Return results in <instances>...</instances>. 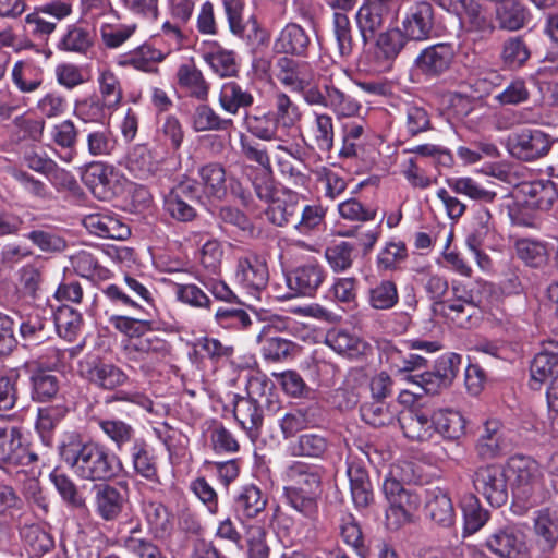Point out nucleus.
<instances>
[{
  "instance_id": "nucleus-1",
  "label": "nucleus",
  "mask_w": 558,
  "mask_h": 558,
  "mask_svg": "<svg viewBox=\"0 0 558 558\" xmlns=\"http://www.w3.org/2000/svg\"><path fill=\"white\" fill-rule=\"evenodd\" d=\"M60 460L82 481L109 482L123 470L122 460L104 444L85 438L80 432H64L58 444Z\"/></svg>"
},
{
  "instance_id": "nucleus-2",
  "label": "nucleus",
  "mask_w": 558,
  "mask_h": 558,
  "mask_svg": "<svg viewBox=\"0 0 558 558\" xmlns=\"http://www.w3.org/2000/svg\"><path fill=\"white\" fill-rule=\"evenodd\" d=\"M323 474L322 466L302 461H292L282 473L283 496L304 517L313 518L318 511Z\"/></svg>"
},
{
  "instance_id": "nucleus-3",
  "label": "nucleus",
  "mask_w": 558,
  "mask_h": 558,
  "mask_svg": "<svg viewBox=\"0 0 558 558\" xmlns=\"http://www.w3.org/2000/svg\"><path fill=\"white\" fill-rule=\"evenodd\" d=\"M266 389L271 390L272 384L255 378L250 381L247 397L236 396L234 400V417L252 439L260 435L263 403L270 402V398L265 395Z\"/></svg>"
},
{
  "instance_id": "nucleus-4",
  "label": "nucleus",
  "mask_w": 558,
  "mask_h": 558,
  "mask_svg": "<svg viewBox=\"0 0 558 558\" xmlns=\"http://www.w3.org/2000/svg\"><path fill=\"white\" fill-rule=\"evenodd\" d=\"M170 344L165 339L143 330L137 337L128 339L123 344L126 360L140 365L144 373L151 371L170 354Z\"/></svg>"
},
{
  "instance_id": "nucleus-5",
  "label": "nucleus",
  "mask_w": 558,
  "mask_h": 558,
  "mask_svg": "<svg viewBox=\"0 0 558 558\" xmlns=\"http://www.w3.org/2000/svg\"><path fill=\"white\" fill-rule=\"evenodd\" d=\"M37 460V454L29 452L23 444L20 426H0V470L12 474L17 466L28 465Z\"/></svg>"
},
{
  "instance_id": "nucleus-6",
  "label": "nucleus",
  "mask_w": 558,
  "mask_h": 558,
  "mask_svg": "<svg viewBox=\"0 0 558 558\" xmlns=\"http://www.w3.org/2000/svg\"><path fill=\"white\" fill-rule=\"evenodd\" d=\"M474 489L493 507H501L509 498L508 476L501 465L477 468L472 475Z\"/></svg>"
},
{
  "instance_id": "nucleus-7",
  "label": "nucleus",
  "mask_w": 558,
  "mask_h": 558,
  "mask_svg": "<svg viewBox=\"0 0 558 558\" xmlns=\"http://www.w3.org/2000/svg\"><path fill=\"white\" fill-rule=\"evenodd\" d=\"M78 373L90 385L107 391H113L129 383V375L118 365L99 357L80 361Z\"/></svg>"
},
{
  "instance_id": "nucleus-8",
  "label": "nucleus",
  "mask_w": 558,
  "mask_h": 558,
  "mask_svg": "<svg viewBox=\"0 0 558 558\" xmlns=\"http://www.w3.org/2000/svg\"><path fill=\"white\" fill-rule=\"evenodd\" d=\"M436 12L426 0L413 2L401 17V28L411 41H425L435 34Z\"/></svg>"
},
{
  "instance_id": "nucleus-9",
  "label": "nucleus",
  "mask_w": 558,
  "mask_h": 558,
  "mask_svg": "<svg viewBox=\"0 0 558 558\" xmlns=\"http://www.w3.org/2000/svg\"><path fill=\"white\" fill-rule=\"evenodd\" d=\"M551 147L549 135L538 129H523L508 138L511 156L522 161H534L548 154Z\"/></svg>"
},
{
  "instance_id": "nucleus-10",
  "label": "nucleus",
  "mask_w": 558,
  "mask_h": 558,
  "mask_svg": "<svg viewBox=\"0 0 558 558\" xmlns=\"http://www.w3.org/2000/svg\"><path fill=\"white\" fill-rule=\"evenodd\" d=\"M485 546L499 558H524L527 554L525 534L515 524L494 530L487 536Z\"/></svg>"
},
{
  "instance_id": "nucleus-11",
  "label": "nucleus",
  "mask_w": 558,
  "mask_h": 558,
  "mask_svg": "<svg viewBox=\"0 0 558 558\" xmlns=\"http://www.w3.org/2000/svg\"><path fill=\"white\" fill-rule=\"evenodd\" d=\"M235 279L250 294L258 296L269 280L265 258L255 253L240 256L236 262Z\"/></svg>"
},
{
  "instance_id": "nucleus-12",
  "label": "nucleus",
  "mask_w": 558,
  "mask_h": 558,
  "mask_svg": "<svg viewBox=\"0 0 558 558\" xmlns=\"http://www.w3.org/2000/svg\"><path fill=\"white\" fill-rule=\"evenodd\" d=\"M454 60L451 44L438 43L421 50L414 60L416 71L426 78H438L448 72Z\"/></svg>"
},
{
  "instance_id": "nucleus-13",
  "label": "nucleus",
  "mask_w": 558,
  "mask_h": 558,
  "mask_svg": "<svg viewBox=\"0 0 558 558\" xmlns=\"http://www.w3.org/2000/svg\"><path fill=\"white\" fill-rule=\"evenodd\" d=\"M533 532L535 546L543 558H558V512L549 508L535 511Z\"/></svg>"
},
{
  "instance_id": "nucleus-14",
  "label": "nucleus",
  "mask_w": 558,
  "mask_h": 558,
  "mask_svg": "<svg viewBox=\"0 0 558 558\" xmlns=\"http://www.w3.org/2000/svg\"><path fill=\"white\" fill-rule=\"evenodd\" d=\"M326 276L325 267L317 260L310 259L287 274V284L296 295L313 296Z\"/></svg>"
},
{
  "instance_id": "nucleus-15",
  "label": "nucleus",
  "mask_w": 558,
  "mask_h": 558,
  "mask_svg": "<svg viewBox=\"0 0 558 558\" xmlns=\"http://www.w3.org/2000/svg\"><path fill=\"white\" fill-rule=\"evenodd\" d=\"M509 470L514 476L513 483L519 496L529 499L542 487V471L538 463L523 456L512 457L508 462Z\"/></svg>"
},
{
  "instance_id": "nucleus-16",
  "label": "nucleus",
  "mask_w": 558,
  "mask_h": 558,
  "mask_svg": "<svg viewBox=\"0 0 558 558\" xmlns=\"http://www.w3.org/2000/svg\"><path fill=\"white\" fill-rule=\"evenodd\" d=\"M312 46L308 32L298 23L286 24L274 40L272 49L281 56L306 58Z\"/></svg>"
},
{
  "instance_id": "nucleus-17",
  "label": "nucleus",
  "mask_w": 558,
  "mask_h": 558,
  "mask_svg": "<svg viewBox=\"0 0 558 558\" xmlns=\"http://www.w3.org/2000/svg\"><path fill=\"white\" fill-rule=\"evenodd\" d=\"M283 325V320H279L278 324L268 323L263 326L257 336V341L262 345V354L267 361L279 362L294 355L298 351L299 347L295 342L276 335Z\"/></svg>"
},
{
  "instance_id": "nucleus-18",
  "label": "nucleus",
  "mask_w": 558,
  "mask_h": 558,
  "mask_svg": "<svg viewBox=\"0 0 558 558\" xmlns=\"http://www.w3.org/2000/svg\"><path fill=\"white\" fill-rule=\"evenodd\" d=\"M275 75L286 87L302 92L310 86L313 72L308 62L299 61L291 56H281L275 64Z\"/></svg>"
},
{
  "instance_id": "nucleus-19",
  "label": "nucleus",
  "mask_w": 558,
  "mask_h": 558,
  "mask_svg": "<svg viewBox=\"0 0 558 558\" xmlns=\"http://www.w3.org/2000/svg\"><path fill=\"white\" fill-rule=\"evenodd\" d=\"M126 498L113 485L102 482L93 487L95 513L105 522L116 521L123 512Z\"/></svg>"
},
{
  "instance_id": "nucleus-20",
  "label": "nucleus",
  "mask_w": 558,
  "mask_h": 558,
  "mask_svg": "<svg viewBox=\"0 0 558 558\" xmlns=\"http://www.w3.org/2000/svg\"><path fill=\"white\" fill-rule=\"evenodd\" d=\"M267 502V496L257 485L246 484L233 496L232 510L239 521L245 522L263 513Z\"/></svg>"
},
{
  "instance_id": "nucleus-21",
  "label": "nucleus",
  "mask_w": 558,
  "mask_h": 558,
  "mask_svg": "<svg viewBox=\"0 0 558 558\" xmlns=\"http://www.w3.org/2000/svg\"><path fill=\"white\" fill-rule=\"evenodd\" d=\"M130 459L133 471L137 476L148 482L159 484L158 458L154 448L148 441L140 437L134 445L130 447Z\"/></svg>"
},
{
  "instance_id": "nucleus-22",
  "label": "nucleus",
  "mask_w": 558,
  "mask_h": 558,
  "mask_svg": "<svg viewBox=\"0 0 558 558\" xmlns=\"http://www.w3.org/2000/svg\"><path fill=\"white\" fill-rule=\"evenodd\" d=\"M320 417V409L317 403L299 405L287 412L279 421V426L284 439L293 437L296 433L315 425Z\"/></svg>"
},
{
  "instance_id": "nucleus-23",
  "label": "nucleus",
  "mask_w": 558,
  "mask_h": 558,
  "mask_svg": "<svg viewBox=\"0 0 558 558\" xmlns=\"http://www.w3.org/2000/svg\"><path fill=\"white\" fill-rule=\"evenodd\" d=\"M83 225L90 233L100 238L125 240L131 234L128 225L109 214L96 213L87 215L83 219Z\"/></svg>"
},
{
  "instance_id": "nucleus-24",
  "label": "nucleus",
  "mask_w": 558,
  "mask_h": 558,
  "mask_svg": "<svg viewBox=\"0 0 558 558\" xmlns=\"http://www.w3.org/2000/svg\"><path fill=\"white\" fill-rule=\"evenodd\" d=\"M410 41L400 26L389 27L376 39V58L388 69Z\"/></svg>"
},
{
  "instance_id": "nucleus-25",
  "label": "nucleus",
  "mask_w": 558,
  "mask_h": 558,
  "mask_svg": "<svg viewBox=\"0 0 558 558\" xmlns=\"http://www.w3.org/2000/svg\"><path fill=\"white\" fill-rule=\"evenodd\" d=\"M347 475L350 482L352 500L356 508H367L374 500L368 472L360 462L348 461Z\"/></svg>"
},
{
  "instance_id": "nucleus-26",
  "label": "nucleus",
  "mask_w": 558,
  "mask_h": 558,
  "mask_svg": "<svg viewBox=\"0 0 558 558\" xmlns=\"http://www.w3.org/2000/svg\"><path fill=\"white\" fill-rule=\"evenodd\" d=\"M114 168L105 162L93 161L86 166L82 175L83 182L98 198L106 199L113 195Z\"/></svg>"
},
{
  "instance_id": "nucleus-27",
  "label": "nucleus",
  "mask_w": 558,
  "mask_h": 558,
  "mask_svg": "<svg viewBox=\"0 0 558 558\" xmlns=\"http://www.w3.org/2000/svg\"><path fill=\"white\" fill-rule=\"evenodd\" d=\"M114 111L106 101L98 98L96 93L76 99L73 107L74 117L85 124L105 125Z\"/></svg>"
},
{
  "instance_id": "nucleus-28",
  "label": "nucleus",
  "mask_w": 558,
  "mask_h": 558,
  "mask_svg": "<svg viewBox=\"0 0 558 558\" xmlns=\"http://www.w3.org/2000/svg\"><path fill=\"white\" fill-rule=\"evenodd\" d=\"M203 60L214 73L220 77H233L239 73V63L235 52L225 49L217 43L208 44L202 51Z\"/></svg>"
},
{
  "instance_id": "nucleus-29",
  "label": "nucleus",
  "mask_w": 558,
  "mask_h": 558,
  "mask_svg": "<svg viewBox=\"0 0 558 558\" xmlns=\"http://www.w3.org/2000/svg\"><path fill=\"white\" fill-rule=\"evenodd\" d=\"M68 413L69 408L63 403L38 409L35 429L45 446H53L56 428L65 418Z\"/></svg>"
},
{
  "instance_id": "nucleus-30",
  "label": "nucleus",
  "mask_w": 558,
  "mask_h": 558,
  "mask_svg": "<svg viewBox=\"0 0 558 558\" xmlns=\"http://www.w3.org/2000/svg\"><path fill=\"white\" fill-rule=\"evenodd\" d=\"M403 435L415 441H428L434 435V415L429 417L420 410H408L398 418Z\"/></svg>"
},
{
  "instance_id": "nucleus-31",
  "label": "nucleus",
  "mask_w": 558,
  "mask_h": 558,
  "mask_svg": "<svg viewBox=\"0 0 558 558\" xmlns=\"http://www.w3.org/2000/svg\"><path fill=\"white\" fill-rule=\"evenodd\" d=\"M177 81L180 89L186 96L199 101H207L210 85L194 63L181 64L177 71Z\"/></svg>"
},
{
  "instance_id": "nucleus-32",
  "label": "nucleus",
  "mask_w": 558,
  "mask_h": 558,
  "mask_svg": "<svg viewBox=\"0 0 558 558\" xmlns=\"http://www.w3.org/2000/svg\"><path fill=\"white\" fill-rule=\"evenodd\" d=\"M495 15L498 27L509 32L525 27L530 20V12L520 0H498Z\"/></svg>"
},
{
  "instance_id": "nucleus-33",
  "label": "nucleus",
  "mask_w": 558,
  "mask_h": 558,
  "mask_svg": "<svg viewBox=\"0 0 558 558\" xmlns=\"http://www.w3.org/2000/svg\"><path fill=\"white\" fill-rule=\"evenodd\" d=\"M509 447L500 422L489 420L485 423L476 450L483 459H494L501 456Z\"/></svg>"
},
{
  "instance_id": "nucleus-34",
  "label": "nucleus",
  "mask_w": 558,
  "mask_h": 558,
  "mask_svg": "<svg viewBox=\"0 0 558 558\" xmlns=\"http://www.w3.org/2000/svg\"><path fill=\"white\" fill-rule=\"evenodd\" d=\"M81 133L84 134V145L92 157H108L117 149V137L106 124L98 128H84Z\"/></svg>"
},
{
  "instance_id": "nucleus-35",
  "label": "nucleus",
  "mask_w": 558,
  "mask_h": 558,
  "mask_svg": "<svg viewBox=\"0 0 558 558\" xmlns=\"http://www.w3.org/2000/svg\"><path fill=\"white\" fill-rule=\"evenodd\" d=\"M366 121L360 119L347 121L341 125L342 146L339 150L340 158H359L363 153L366 141Z\"/></svg>"
},
{
  "instance_id": "nucleus-36",
  "label": "nucleus",
  "mask_w": 558,
  "mask_h": 558,
  "mask_svg": "<svg viewBox=\"0 0 558 558\" xmlns=\"http://www.w3.org/2000/svg\"><path fill=\"white\" fill-rule=\"evenodd\" d=\"M199 183L204 196L222 199L227 195V173L220 162H208L198 169Z\"/></svg>"
},
{
  "instance_id": "nucleus-37",
  "label": "nucleus",
  "mask_w": 558,
  "mask_h": 558,
  "mask_svg": "<svg viewBox=\"0 0 558 558\" xmlns=\"http://www.w3.org/2000/svg\"><path fill=\"white\" fill-rule=\"evenodd\" d=\"M218 102L225 112L236 116L241 109L247 110L253 106L254 96L250 89L244 88L238 82L230 81L222 84Z\"/></svg>"
},
{
  "instance_id": "nucleus-38",
  "label": "nucleus",
  "mask_w": 558,
  "mask_h": 558,
  "mask_svg": "<svg viewBox=\"0 0 558 558\" xmlns=\"http://www.w3.org/2000/svg\"><path fill=\"white\" fill-rule=\"evenodd\" d=\"M271 113L279 129L287 132L298 126L303 118L300 106L283 92L274 94Z\"/></svg>"
},
{
  "instance_id": "nucleus-39",
  "label": "nucleus",
  "mask_w": 558,
  "mask_h": 558,
  "mask_svg": "<svg viewBox=\"0 0 558 558\" xmlns=\"http://www.w3.org/2000/svg\"><path fill=\"white\" fill-rule=\"evenodd\" d=\"M426 515L436 524L449 527L456 521V512L451 498L444 490L436 488L427 495L425 504Z\"/></svg>"
},
{
  "instance_id": "nucleus-40",
  "label": "nucleus",
  "mask_w": 558,
  "mask_h": 558,
  "mask_svg": "<svg viewBox=\"0 0 558 558\" xmlns=\"http://www.w3.org/2000/svg\"><path fill=\"white\" fill-rule=\"evenodd\" d=\"M230 118L221 117L213 107L201 104L195 107L191 117V126L197 132H226L233 128Z\"/></svg>"
},
{
  "instance_id": "nucleus-41",
  "label": "nucleus",
  "mask_w": 558,
  "mask_h": 558,
  "mask_svg": "<svg viewBox=\"0 0 558 558\" xmlns=\"http://www.w3.org/2000/svg\"><path fill=\"white\" fill-rule=\"evenodd\" d=\"M325 342L333 351L349 357L364 355L368 344L359 336L340 328H333L326 333Z\"/></svg>"
},
{
  "instance_id": "nucleus-42",
  "label": "nucleus",
  "mask_w": 558,
  "mask_h": 558,
  "mask_svg": "<svg viewBox=\"0 0 558 558\" xmlns=\"http://www.w3.org/2000/svg\"><path fill=\"white\" fill-rule=\"evenodd\" d=\"M328 449V438L317 433L302 434L288 446L290 456L308 459H324Z\"/></svg>"
},
{
  "instance_id": "nucleus-43",
  "label": "nucleus",
  "mask_w": 558,
  "mask_h": 558,
  "mask_svg": "<svg viewBox=\"0 0 558 558\" xmlns=\"http://www.w3.org/2000/svg\"><path fill=\"white\" fill-rule=\"evenodd\" d=\"M165 59V54L150 45L144 44L136 49L122 54L118 61L121 66H132L136 70L155 73L157 64Z\"/></svg>"
},
{
  "instance_id": "nucleus-44",
  "label": "nucleus",
  "mask_w": 558,
  "mask_h": 558,
  "mask_svg": "<svg viewBox=\"0 0 558 558\" xmlns=\"http://www.w3.org/2000/svg\"><path fill=\"white\" fill-rule=\"evenodd\" d=\"M420 506V498L409 489H404L395 500L389 504L386 511L387 524L391 529H398L410 522L413 512Z\"/></svg>"
},
{
  "instance_id": "nucleus-45",
  "label": "nucleus",
  "mask_w": 558,
  "mask_h": 558,
  "mask_svg": "<svg viewBox=\"0 0 558 558\" xmlns=\"http://www.w3.org/2000/svg\"><path fill=\"white\" fill-rule=\"evenodd\" d=\"M97 425L104 435L114 445L118 451L133 446L136 437L135 428L120 418H97Z\"/></svg>"
},
{
  "instance_id": "nucleus-46",
  "label": "nucleus",
  "mask_w": 558,
  "mask_h": 558,
  "mask_svg": "<svg viewBox=\"0 0 558 558\" xmlns=\"http://www.w3.org/2000/svg\"><path fill=\"white\" fill-rule=\"evenodd\" d=\"M94 29L84 23H74L66 27L57 47L69 52L85 53L94 44Z\"/></svg>"
},
{
  "instance_id": "nucleus-47",
  "label": "nucleus",
  "mask_w": 558,
  "mask_h": 558,
  "mask_svg": "<svg viewBox=\"0 0 558 558\" xmlns=\"http://www.w3.org/2000/svg\"><path fill=\"white\" fill-rule=\"evenodd\" d=\"M243 123L252 137L264 142L282 141V137L279 135L280 129L271 111L260 114L246 112Z\"/></svg>"
},
{
  "instance_id": "nucleus-48",
  "label": "nucleus",
  "mask_w": 558,
  "mask_h": 558,
  "mask_svg": "<svg viewBox=\"0 0 558 558\" xmlns=\"http://www.w3.org/2000/svg\"><path fill=\"white\" fill-rule=\"evenodd\" d=\"M126 168L138 179H149L160 170V162L145 145H136L128 155Z\"/></svg>"
},
{
  "instance_id": "nucleus-49",
  "label": "nucleus",
  "mask_w": 558,
  "mask_h": 558,
  "mask_svg": "<svg viewBox=\"0 0 558 558\" xmlns=\"http://www.w3.org/2000/svg\"><path fill=\"white\" fill-rule=\"evenodd\" d=\"M466 421L454 410L440 409L434 413V432L449 440H459L465 435Z\"/></svg>"
},
{
  "instance_id": "nucleus-50",
  "label": "nucleus",
  "mask_w": 558,
  "mask_h": 558,
  "mask_svg": "<svg viewBox=\"0 0 558 558\" xmlns=\"http://www.w3.org/2000/svg\"><path fill=\"white\" fill-rule=\"evenodd\" d=\"M386 20L387 16L384 13L366 0L364 1L355 14L356 25L364 46L368 45L376 32L381 29Z\"/></svg>"
},
{
  "instance_id": "nucleus-51",
  "label": "nucleus",
  "mask_w": 558,
  "mask_h": 558,
  "mask_svg": "<svg viewBox=\"0 0 558 558\" xmlns=\"http://www.w3.org/2000/svg\"><path fill=\"white\" fill-rule=\"evenodd\" d=\"M461 509L463 513V534L472 535L478 532L489 520L490 513L483 508L480 499L469 494L461 500Z\"/></svg>"
},
{
  "instance_id": "nucleus-52",
  "label": "nucleus",
  "mask_w": 558,
  "mask_h": 558,
  "mask_svg": "<svg viewBox=\"0 0 558 558\" xmlns=\"http://www.w3.org/2000/svg\"><path fill=\"white\" fill-rule=\"evenodd\" d=\"M17 373H0V418L7 421L17 420L16 413H11L19 401Z\"/></svg>"
},
{
  "instance_id": "nucleus-53",
  "label": "nucleus",
  "mask_w": 558,
  "mask_h": 558,
  "mask_svg": "<svg viewBox=\"0 0 558 558\" xmlns=\"http://www.w3.org/2000/svg\"><path fill=\"white\" fill-rule=\"evenodd\" d=\"M326 213L327 209L319 204L305 205L299 210L295 230L306 236L323 232L326 228Z\"/></svg>"
},
{
  "instance_id": "nucleus-54",
  "label": "nucleus",
  "mask_w": 558,
  "mask_h": 558,
  "mask_svg": "<svg viewBox=\"0 0 558 558\" xmlns=\"http://www.w3.org/2000/svg\"><path fill=\"white\" fill-rule=\"evenodd\" d=\"M327 108L331 109L338 119L352 118L360 114L362 105L351 95L332 84H326Z\"/></svg>"
},
{
  "instance_id": "nucleus-55",
  "label": "nucleus",
  "mask_w": 558,
  "mask_h": 558,
  "mask_svg": "<svg viewBox=\"0 0 558 558\" xmlns=\"http://www.w3.org/2000/svg\"><path fill=\"white\" fill-rule=\"evenodd\" d=\"M434 314L445 317L459 328H468L476 308L451 299L433 303Z\"/></svg>"
},
{
  "instance_id": "nucleus-56",
  "label": "nucleus",
  "mask_w": 558,
  "mask_h": 558,
  "mask_svg": "<svg viewBox=\"0 0 558 558\" xmlns=\"http://www.w3.org/2000/svg\"><path fill=\"white\" fill-rule=\"evenodd\" d=\"M31 397L36 402H47L53 399L60 389L59 377L44 372L37 371L29 377Z\"/></svg>"
},
{
  "instance_id": "nucleus-57",
  "label": "nucleus",
  "mask_w": 558,
  "mask_h": 558,
  "mask_svg": "<svg viewBox=\"0 0 558 558\" xmlns=\"http://www.w3.org/2000/svg\"><path fill=\"white\" fill-rule=\"evenodd\" d=\"M523 191L529 197V205L539 210H548L558 197L556 184L549 180L531 182L524 185Z\"/></svg>"
},
{
  "instance_id": "nucleus-58",
  "label": "nucleus",
  "mask_w": 558,
  "mask_h": 558,
  "mask_svg": "<svg viewBox=\"0 0 558 558\" xmlns=\"http://www.w3.org/2000/svg\"><path fill=\"white\" fill-rule=\"evenodd\" d=\"M313 141L316 147L325 153H330L335 143L333 119L325 112H314V119L311 126Z\"/></svg>"
},
{
  "instance_id": "nucleus-59",
  "label": "nucleus",
  "mask_w": 558,
  "mask_h": 558,
  "mask_svg": "<svg viewBox=\"0 0 558 558\" xmlns=\"http://www.w3.org/2000/svg\"><path fill=\"white\" fill-rule=\"evenodd\" d=\"M517 256L527 267L542 268L548 263L546 245L539 241L520 239L514 244Z\"/></svg>"
},
{
  "instance_id": "nucleus-60",
  "label": "nucleus",
  "mask_w": 558,
  "mask_h": 558,
  "mask_svg": "<svg viewBox=\"0 0 558 558\" xmlns=\"http://www.w3.org/2000/svg\"><path fill=\"white\" fill-rule=\"evenodd\" d=\"M403 121L407 133L412 137L433 129L430 113L425 106L418 104H405Z\"/></svg>"
},
{
  "instance_id": "nucleus-61",
  "label": "nucleus",
  "mask_w": 558,
  "mask_h": 558,
  "mask_svg": "<svg viewBox=\"0 0 558 558\" xmlns=\"http://www.w3.org/2000/svg\"><path fill=\"white\" fill-rule=\"evenodd\" d=\"M446 183L454 193L481 203H493L497 197L496 192L486 190L472 178H448Z\"/></svg>"
},
{
  "instance_id": "nucleus-62",
  "label": "nucleus",
  "mask_w": 558,
  "mask_h": 558,
  "mask_svg": "<svg viewBox=\"0 0 558 558\" xmlns=\"http://www.w3.org/2000/svg\"><path fill=\"white\" fill-rule=\"evenodd\" d=\"M50 480L68 506L78 510L87 509L86 498L80 493L76 484L69 475L53 471L50 474Z\"/></svg>"
},
{
  "instance_id": "nucleus-63",
  "label": "nucleus",
  "mask_w": 558,
  "mask_h": 558,
  "mask_svg": "<svg viewBox=\"0 0 558 558\" xmlns=\"http://www.w3.org/2000/svg\"><path fill=\"white\" fill-rule=\"evenodd\" d=\"M82 324V314L71 306H60L54 313L56 329L58 333L68 341L75 340Z\"/></svg>"
},
{
  "instance_id": "nucleus-64",
  "label": "nucleus",
  "mask_w": 558,
  "mask_h": 558,
  "mask_svg": "<svg viewBox=\"0 0 558 558\" xmlns=\"http://www.w3.org/2000/svg\"><path fill=\"white\" fill-rule=\"evenodd\" d=\"M98 98L106 101L110 107L117 110L123 100V89L119 77L110 70H104L98 78Z\"/></svg>"
}]
</instances>
